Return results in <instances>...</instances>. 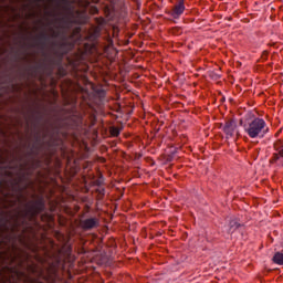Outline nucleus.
Returning a JSON list of instances; mask_svg holds the SVG:
<instances>
[{"mask_svg":"<svg viewBox=\"0 0 283 283\" xmlns=\"http://www.w3.org/2000/svg\"><path fill=\"white\" fill-rule=\"evenodd\" d=\"M182 12H185V4L180 3L172 11V17H175V18L180 17V14H182Z\"/></svg>","mask_w":283,"mask_h":283,"instance_id":"obj_3","label":"nucleus"},{"mask_svg":"<svg viewBox=\"0 0 283 283\" xmlns=\"http://www.w3.org/2000/svg\"><path fill=\"white\" fill-rule=\"evenodd\" d=\"M273 262H275V264H283V254L276 253L273 258Z\"/></svg>","mask_w":283,"mask_h":283,"instance_id":"obj_4","label":"nucleus"},{"mask_svg":"<svg viewBox=\"0 0 283 283\" xmlns=\"http://www.w3.org/2000/svg\"><path fill=\"white\" fill-rule=\"evenodd\" d=\"M111 134H112V136H118L119 130L117 128H113V129H111Z\"/></svg>","mask_w":283,"mask_h":283,"instance_id":"obj_5","label":"nucleus"},{"mask_svg":"<svg viewBox=\"0 0 283 283\" xmlns=\"http://www.w3.org/2000/svg\"><path fill=\"white\" fill-rule=\"evenodd\" d=\"M223 132L226 133V138H231L235 134V124L233 122L227 124Z\"/></svg>","mask_w":283,"mask_h":283,"instance_id":"obj_2","label":"nucleus"},{"mask_svg":"<svg viewBox=\"0 0 283 283\" xmlns=\"http://www.w3.org/2000/svg\"><path fill=\"white\" fill-rule=\"evenodd\" d=\"M245 132L250 138H264V134H266L269 129L266 128V123H264L263 119L256 118L249 124Z\"/></svg>","mask_w":283,"mask_h":283,"instance_id":"obj_1","label":"nucleus"}]
</instances>
